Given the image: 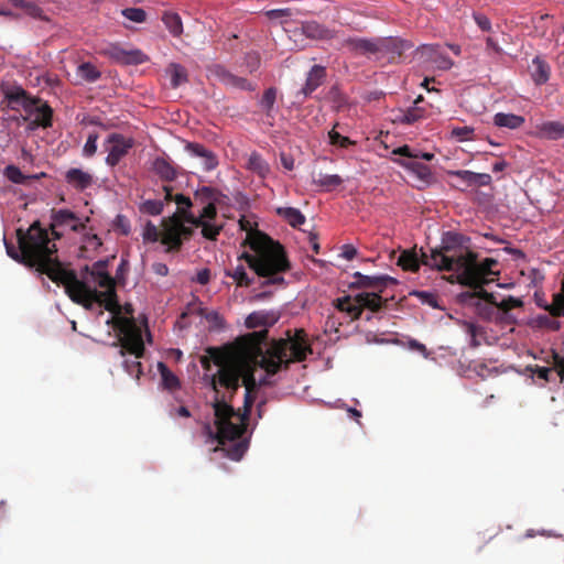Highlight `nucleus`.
I'll return each instance as SVG.
<instances>
[{"mask_svg": "<svg viewBox=\"0 0 564 564\" xmlns=\"http://www.w3.org/2000/svg\"><path fill=\"white\" fill-rule=\"evenodd\" d=\"M108 260H99L91 267L85 265L83 269V278L85 283L93 282L99 288L115 286L113 278L107 271Z\"/></svg>", "mask_w": 564, "mask_h": 564, "instance_id": "12", "label": "nucleus"}, {"mask_svg": "<svg viewBox=\"0 0 564 564\" xmlns=\"http://www.w3.org/2000/svg\"><path fill=\"white\" fill-rule=\"evenodd\" d=\"M36 112V117L33 120V124L42 128L52 127L53 122V109L47 102H42V100L34 107V111Z\"/></svg>", "mask_w": 564, "mask_h": 564, "instance_id": "25", "label": "nucleus"}, {"mask_svg": "<svg viewBox=\"0 0 564 564\" xmlns=\"http://www.w3.org/2000/svg\"><path fill=\"white\" fill-rule=\"evenodd\" d=\"M524 121L525 120L522 116L513 113L498 112L494 117L495 126L508 129H518L524 123Z\"/></svg>", "mask_w": 564, "mask_h": 564, "instance_id": "30", "label": "nucleus"}, {"mask_svg": "<svg viewBox=\"0 0 564 564\" xmlns=\"http://www.w3.org/2000/svg\"><path fill=\"white\" fill-rule=\"evenodd\" d=\"M473 251L468 246L448 248V250H431V254L423 253V264L438 271H451L456 273V280L466 276L475 281V269H473Z\"/></svg>", "mask_w": 564, "mask_h": 564, "instance_id": "6", "label": "nucleus"}, {"mask_svg": "<svg viewBox=\"0 0 564 564\" xmlns=\"http://www.w3.org/2000/svg\"><path fill=\"white\" fill-rule=\"evenodd\" d=\"M276 97L278 89L275 87H269L263 91L261 98L258 101L260 111L265 116L268 120H270V124H272L276 113Z\"/></svg>", "mask_w": 564, "mask_h": 564, "instance_id": "21", "label": "nucleus"}, {"mask_svg": "<svg viewBox=\"0 0 564 564\" xmlns=\"http://www.w3.org/2000/svg\"><path fill=\"white\" fill-rule=\"evenodd\" d=\"M249 73L256 72L260 66V56L257 53H248L245 57Z\"/></svg>", "mask_w": 564, "mask_h": 564, "instance_id": "63", "label": "nucleus"}, {"mask_svg": "<svg viewBox=\"0 0 564 564\" xmlns=\"http://www.w3.org/2000/svg\"><path fill=\"white\" fill-rule=\"evenodd\" d=\"M162 21L169 29L172 35L180 36L183 32V24L181 17L175 12H165L162 17Z\"/></svg>", "mask_w": 564, "mask_h": 564, "instance_id": "37", "label": "nucleus"}, {"mask_svg": "<svg viewBox=\"0 0 564 564\" xmlns=\"http://www.w3.org/2000/svg\"><path fill=\"white\" fill-rule=\"evenodd\" d=\"M329 142L333 145H338L340 148H348L355 142L351 141L348 137L341 135L339 132L335 130V127L328 132Z\"/></svg>", "mask_w": 564, "mask_h": 564, "instance_id": "54", "label": "nucleus"}, {"mask_svg": "<svg viewBox=\"0 0 564 564\" xmlns=\"http://www.w3.org/2000/svg\"><path fill=\"white\" fill-rule=\"evenodd\" d=\"M26 14H29L32 18L39 19V20H46V17L43 13V10L35 3L26 1L25 7L23 9Z\"/></svg>", "mask_w": 564, "mask_h": 564, "instance_id": "61", "label": "nucleus"}, {"mask_svg": "<svg viewBox=\"0 0 564 564\" xmlns=\"http://www.w3.org/2000/svg\"><path fill=\"white\" fill-rule=\"evenodd\" d=\"M164 203L160 199H148L140 204L139 209L142 214L158 216L163 212Z\"/></svg>", "mask_w": 564, "mask_h": 564, "instance_id": "42", "label": "nucleus"}, {"mask_svg": "<svg viewBox=\"0 0 564 564\" xmlns=\"http://www.w3.org/2000/svg\"><path fill=\"white\" fill-rule=\"evenodd\" d=\"M142 237L144 242H156L161 241L162 231L152 223L148 221L144 226Z\"/></svg>", "mask_w": 564, "mask_h": 564, "instance_id": "47", "label": "nucleus"}, {"mask_svg": "<svg viewBox=\"0 0 564 564\" xmlns=\"http://www.w3.org/2000/svg\"><path fill=\"white\" fill-rule=\"evenodd\" d=\"M425 110L421 107L413 106L406 109L405 111H400L395 118L394 122L400 124H413L424 118Z\"/></svg>", "mask_w": 564, "mask_h": 564, "instance_id": "28", "label": "nucleus"}, {"mask_svg": "<svg viewBox=\"0 0 564 564\" xmlns=\"http://www.w3.org/2000/svg\"><path fill=\"white\" fill-rule=\"evenodd\" d=\"M216 74L219 77V79L227 86H231L247 91L254 90V85L250 83L248 79H246L245 77L234 75L225 68H218L216 70Z\"/></svg>", "mask_w": 564, "mask_h": 564, "instance_id": "22", "label": "nucleus"}, {"mask_svg": "<svg viewBox=\"0 0 564 564\" xmlns=\"http://www.w3.org/2000/svg\"><path fill=\"white\" fill-rule=\"evenodd\" d=\"M218 195L219 193L217 189L208 186H203L202 188L196 191L195 200L204 205L215 204L218 200Z\"/></svg>", "mask_w": 564, "mask_h": 564, "instance_id": "39", "label": "nucleus"}, {"mask_svg": "<svg viewBox=\"0 0 564 564\" xmlns=\"http://www.w3.org/2000/svg\"><path fill=\"white\" fill-rule=\"evenodd\" d=\"M153 172L164 182H173L177 178L180 166L166 158H156L152 164Z\"/></svg>", "mask_w": 564, "mask_h": 564, "instance_id": "16", "label": "nucleus"}, {"mask_svg": "<svg viewBox=\"0 0 564 564\" xmlns=\"http://www.w3.org/2000/svg\"><path fill=\"white\" fill-rule=\"evenodd\" d=\"M115 328L119 333V338L112 346L120 347L119 355L121 357H124L127 354L134 357V360L124 359L123 368L131 377L139 380L143 372L142 364L139 359L143 357L145 351L141 328L133 318L129 317H118Z\"/></svg>", "mask_w": 564, "mask_h": 564, "instance_id": "5", "label": "nucleus"}, {"mask_svg": "<svg viewBox=\"0 0 564 564\" xmlns=\"http://www.w3.org/2000/svg\"><path fill=\"white\" fill-rule=\"evenodd\" d=\"M97 140H98V133H96V132L89 133V135L86 140V143L83 148V153L85 156L90 158L96 153Z\"/></svg>", "mask_w": 564, "mask_h": 564, "instance_id": "57", "label": "nucleus"}, {"mask_svg": "<svg viewBox=\"0 0 564 564\" xmlns=\"http://www.w3.org/2000/svg\"><path fill=\"white\" fill-rule=\"evenodd\" d=\"M476 312L479 317L485 321H499L501 316L498 311L496 299L491 302H477L475 303Z\"/></svg>", "mask_w": 564, "mask_h": 564, "instance_id": "31", "label": "nucleus"}, {"mask_svg": "<svg viewBox=\"0 0 564 564\" xmlns=\"http://www.w3.org/2000/svg\"><path fill=\"white\" fill-rule=\"evenodd\" d=\"M86 217L83 220L69 209H52L50 229L54 239H61L65 231L80 232L86 228Z\"/></svg>", "mask_w": 564, "mask_h": 564, "instance_id": "10", "label": "nucleus"}, {"mask_svg": "<svg viewBox=\"0 0 564 564\" xmlns=\"http://www.w3.org/2000/svg\"><path fill=\"white\" fill-rule=\"evenodd\" d=\"M162 227L161 243L166 246V252L180 251L183 238L188 239L193 235V229L186 227L177 214L163 218Z\"/></svg>", "mask_w": 564, "mask_h": 564, "instance_id": "8", "label": "nucleus"}, {"mask_svg": "<svg viewBox=\"0 0 564 564\" xmlns=\"http://www.w3.org/2000/svg\"><path fill=\"white\" fill-rule=\"evenodd\" d=\"M466 238L462 234L447 231L443 235L440 248L434 250H448V248L466 247Z\"/></svg>", "mask_w": 564, "mask_h": 564, "instance_id": "35", "label": "nucleus"}, {"mask_svg": "<svg viewBox=\"0 0 564 564\" xmlns=\"http://www.w3.org/2000/svg\"><path fill=\"white\" fill-rule=\"evenodd\" d=\"M326 77V69L321 65H314L307 74L305 85L299 91L304 98L312 95L324 82Z\"/></svg>", "mask_w": 564, "mask_h": 564, "instance_id": "18", "label": "nucleus"}, {"mask_svg": "<svg viewBox=\"0 0 564 564\" xmlns=\"http://www.w3.org/2000/svg\"><path fill=\"white\" fill-rule=\"evenodd\" d=\"M167 73L171 76V85L173 88L181 86L187 82V72L184 66L172 63L167 67Z\"/></svg>", "mask_w": 564, "mask_h": 564, "instance_id": "38", "label": "nucleus"}, {"mask_svg": "<svg viewBox=\"0 0 564 564\" xmlns=\"http://www.w3.org/2000/svg\"><path fill=\"white\" fill-rule=\"evenodd\" d=\"M302 34L312 40H332L335 31L326 28L317 21H306L301 24Z\"/></svg>", "mask_w": 564, "mask_h": 564, "instance_id": "17", "label": "nucleus"}, {"mask_svg": "<svg viewBox=\"0 0 564 564\" xmlns=\"http://www.w3.org/2000/svg\"><path fill=\"white\" fill-rule=\"evenodd\" d=\"M497 261L491 258L485 259L482 262L477 261V254L473 253V269H475V273L477 275L475 276V281L473 279H467L464 276L460 280V284L463 285H476L479 286V284H486L489 282L488 276L491 274V267L496 265Z\"/></svg>", "mask_w": 564, "mask_h": 564, "instance_id": "13", "label": "nucleus"}, {"mask_svg": "<svg viewBox=\"0 0 564 564\" xmlns=\"http://www.w3.org/2000/svg\"><path fill=\"white\" fill-rule=\"evenodd\" d=\"M17 239L18 247L3 237L7 254L19 263L35 268L57 283L65 268L56 256V245L50 239L47 230L41 227L40 221H34L26 231L18 228Z\"/></svg>", "mask_w": 564, "mask_h": 564, "instance_id": "2", "label": "nucleus"}, {"mask_svg": "<svg viewBox=\"0 0 564 564\" xmlns=\"http://www.w3.org/2000/svg\"><path fill=\"white\" fill-rule=\"evenodd\" d=\"M77 75L87 83H95L101 77L100 70L89 62L78 65Z\"/></svg>", "mask_w": 564, "mask_h": 564, "instance_id": "36", "label": "nucleus"}, {"mask_svg": "<svg viewBox=\"0 0 564 564\" xmlns=\"http://www.w3.org/2000/svg\"><path fill=\"white\" fill-rule=\"evenodd\" d=\"M105 53L113 62L123 65L126 48L119 45H110Z\"/></svg>", "mask_w": 564, "mask_h": 564, "instance_id": "56", "label": "nucleus"}, {"mask_svg": "<svg viewBox=\"0 0 564 564\" xmlns=\"http://www.w3.org/2000/svg\"><path fill=\"white\" fill-rule=\"evenodd\" d=\"M354 279H355V281L350 285L351 288L378 289L379 292H382V290L389 283H395V280L388 275L370 276V275H365L360 272H355Z\"/></svg>", "mask_w": 564, "mask_h": 564, "instance_id": "15", "label": "nucleus"}, {"mask_svg": "<svg viewBox=\"0 0 564 564\" xmlns=\"http://www.w3.org/2000/svg\"><path fill=\"white\" fill-rule=\"evenodd\" d=\"M158 369L160 371L162 386L164 389L174 391L180 388V379L169 369L164 362L160 361L158 364Z\"/></svg>", "mask_w": 564, "mask_h": 564, "instance_id": "33", "label": "nucleus"}, {"mask_svg": "<svg viewBox=\"0 0 564 564\" xmlns=\"http://www.w3.org/2000/svg\"><path fill=\"white\" fill-rule=\"evenodd\" d=\"M185 149L192 155L198 156L203 160L204 169L206 171H212L216 169V166L218 165V160L215 153L205 148L203 144L196 142H188L185 145Z\"/></svg>", "mask_w": 564, "mask_h": 564, "instance_id": "20", "label": "nucleus"}, {"mask_svg": "<svg viewBox=\"0 0 564 564\" xmlns=\"http://www.w3.org/2000/svg\"><path fill=\"white\" fill-rule=\"evenodd\" d=\"M276 214L293 228H299L306 220L301 210L294 207H279Z\"/></svg>", "mask_w": 564, "mask_h": 564, "instance_id": "27", "label": "nucleus"}, {"mask_svg": "<svg viewBox=\"0 0 564 564\" xmlns=\"http://www.w3.org/2000/svg\"><path fill=\"white\" fill-rule=\"evenodd\" d=\"M532 79L536 85L545 84L550 78V66L541 57L536 56L532 61Z\"/></svg>", "mask_w": 564, "mask_h": 564, "instance_id": "29", "label": "nucleus"}, {"mask_svg": "<svg viewBox=\"0 0 564 564\" xmlns=\"http://www.w3.org/2000/svg\"><path fill=\"white\" fill-rule=\"evenodd\" d=\"M121 13L124 18L135 23H142L147 19V12L141 8H127Z\"/></svg>", "mask_w": 564, "mask_h": 564, "instance_id": "51", "label": "nucleus"}, {"mask_svg": "<svg viewBox=\"0 0 564 564\" xmlns=\"http://www.w3.org/2000/svg\"><path fill=\"white\" fill-rule=\"evenodd\" d=\"M413 47V44L401 37H381L380 53L389 54L392 59L401 58L402 55Z\"/></svg>", "mask_w": 564, "mask_h": 564, "instance_id": "14", "label": "nucleus"}, {"mask_svg": "<svg viewBox=\"0 0 564 564\" xmlns=\"http://www.w3.org/2000/svg\"><path fill=\"white\" fill-rule=\"evenodd\" d=\"M423 253L422 251L419 256L415 249L403 250L398 259V265L405 271L417 272L423 264Z\"/></svg>", "mask_w": 564, "mask_h": 564, "instance_id": "23", "label": "nucleus"}, {"mask_svg": "<svg viewBox=\"0 0 564 564\" xmlns=\"http://www.w3.org/2000/svg\"><path fill=\"white\" fill-rule=\"evenodd\" d=\"M246 325L249 328H254V327L265 325V316L260 313H252L247 317Z\"/></svg>", "mask_w": 564, "mask_h": 564, "instance_id": "62", "label": "nucleus"}, {"mask_svg": "<svg viewBox=\"0 0 564 564\" xmlns=\"http://www.w3.org/2000/svg\"><path fill=\"white\" fill-rule=\"evenodd\" d=\"M56 284H62L69 299L87 310H91L95 303L110 312L119 308L115 286H104V291L91 289L87 283L80 281L73 270L65 268Z\"/></svg>", "mask_w": 564, "mask_h": 564, "instance_id": "4", "label": "nucleus"}, {"mask_svg": "<svg viewBox=\"0 0 564 564\" xmlns=\"http://www.w3.org/2000/svg\"><path fill=\"white\" fill-rule=\"evenodd\" d=\"M65 181L73 188L77 191H85L94 183V177L90 173L85 172L77 167L69 169L65 174Z\"/></svg>", "mask_w": 564, "mask_h": 564, "instance_id": "19", "label": "nucleus"}, {"mask_svg": "<svg viewBox=\"0 0 564 564\" xmlns=\"http://www.w3.org/2000/svg\"><path fill=\"white\" fill-rule=\"evenodd\" d=\"M401 166L415 174L421 181L429 183L433 176L431 167L415 160H398Z\"/></svg>", "mask_w": 564, "mask_h": 564, "instance_id": "24", "label": "nucleus"}, {"mask_svg": "<svg viewBox=\"0 0 564 564\" xmlns=\"http://www.w3.org/2000/svg\"><path fill=\"white\" fill-rule=\"evenodd\" d=\"M527 370L532 372V375L536 376L539 379H542L544 382H550L552 380L553 367H542L539 365L528 366Z\"/></svg>", "mask_w": 564, "mask_h": 564, "instance_id": "52", "label": "nucleus"}, {"mask_svg": "<svg viewBox=\"0 0 564 564\" xmlns=\"http://www.w3.org/2000/svg\"><path fill=\"white\" fill-rule=\"evenodd\" d=\"M176 214L181 217L183 224L188 223L197 228L199 225H203L202 217L195 216L188 209H181V212Z\"/></svg>", "mask_w": 564, "mask_h": 564, "instance_id": "59", "label": "nucleus"}, {"mask_svg": "<svg viewBox=\"0 0 564 564\" xmlns=\"http://www.w3.org/2000/svg\"><path fill=\"white\" fill-rule=\"evenodd\" d=\"M465 326L466 333L470 336V345L473 347L480 346L478 337H482L485 335L484 328L475 323H466Z\"/></svg>", "mask_w": 564, "mask_h": 564, "instance_id": "49", "label": "nucleus"}, {"mask_svg": "<svg viewBox=\"0 0 564 564\" xmlns=\"http://www.w3.org/2000/svg\"><path fill=\"white\" fill-rule=\"evenodd\" d=\"M411 295L416 296L423 304H426L433 308L438 307L437 295L426 291H413Z\"/></svg>", "mask_w": 564, "mask_h": 564, "instance_id": "55", "label": "nucleus"}, {"mask_svg": "<svg viewBox=\"0 0 564 564\" xmlns=\"http://www.w3.org/2000/svg\"><path fill=\"white\" fill-rule=\"evenodd\" d=\"M351 302V296L346 295L337 299L335 307L340 312L348 313L352 319H358L361 316L364 308L372 312H379L383 307V300L378 293L362 292L357 294Z\"/></svg>", "mask_w": 564, "mask_h": 564, "instance_id": "7", "label": "nucleus"}, {"mask_svg": "<svg viewBox=\"0 0 564 564\" xmlns=\"http://www.w3.org/2000/svg\"><path fill=\"white\" fill-rule=\"evenodd\" d=\"M347 43L360 53H380V39L367 40V39H350Z\"/></svg>", "mask_w": 564, "mask_h": 564, "instance_id": "32", "label": "nucleus"}, {"mask_svg": "<svg viewBox=\"0 0 564 564\" xmlns=\"http://www.w3.org/2000/svg\"><path fill=\"white\" fill-rule=\"evenodd\" d=\"M474 129L467 126L457 127L452 130V135L457 138L458 141L471 140Z\"/></svg>", "mask_w": 564, "mask_h": 564, "instance_id": "58", "label": "nucleus"}, {"mask_svg": "<svg viewBox=\"0 0 564 564\" xmlns=\"http://www.w3.org/2000/svg\"><path fill=\"white\" fill-rule=\"evenodd\" d=\"M133 145L134 140L132 138L117 132L109 134L105 143L108 151L106 163L111 167L116 166Z\"/></svg>", "mask_w": 564, "mask_h": 564, "instance_id": "11", "label": "nucleus"}, {"mask_svg": "<svg viewBox=\"0 0 564 564\" xmlns=\"http://www.w3.org/2000/svg\"><path fill=\"white\" fill-rule=\"evenodd\" d=\"M225 274L230 276L238 288H248L253 283V278L247 273L246 267L241 263L232 269H227Z\"/></svg>", "mask_w": 564, "mask_h": 564, "instance_id": "26", "label": "nucleus"}, {"mask_svg": "<svg viewBox=\"0 0 564 564\" xmlns=\"http://www.w3.org/2000/svg\"><path fill=\"white\" fill-rule=\"evenodd\" d=\"M468 286L474 290L471 293H467L468 297H470V299H478V300H481L484 302H491V303H494V300L496 299L495 295L492 293L487 292L484 289V284H479V286H476V285H468Z\"/></svg>", "mask_w": 564, "mask_h": 564, "instance_id": "50", "label": "nucleus"}, {"mask_svg": "<svg viewBox=\"0 0 564 564\" xmlns=\"http://www.w3.org/2000/svg\"><path fill=\"white\" fill-rule=\"evenodd\" d=\"M546 364H551L553 366V371L557 372V376L561 379V382L564 381V356H561L556 350L552 349L550 355L544 358Z\"/></svg>", "mask_w": 564, "mask_h": 564, "instance_id": "40", "label": "nucleus"}, {"mask_svg": "<svg viewBox=\"0 0 564 564\" xmlns=\"http://www.w3.org/2000/svg\"><path fill=\"white\" fill-rule=\"evenodd\" d=\"M552 316H564V289L554 294L553 303L544 307Z\"/></svg>", "mask_w": 564, "mask_h": 564, "instance_id": "43", "label": "nucleus"}, {"mask_svg": "<svg viewBox=\"0 0 564 564\" xmlns=\"http://www.w3.org/2000/svg\"><path fill=\"white\" fill-rule=\"evenodd\" d=\"M497 305L501 316L502 314H508L512 308L522 307L523 301L510 295L503 299L501 302H497Z\"/></svg>", "mask_w": 564, "mask_h": 564, "instance_id": "45", "label": "nucleus"}, {"mask_svg": "<svg viewBox=\"0 0 564 564\" xmlns=\"http://www.w3.org/2000/svg\"><path fill=\"white\" fill-rule=\"evenodd\" d=\"M217 216V208L215 204H207L203 207L198 217H202V220H214Z\"/></svg>", "mask_w": 564, "mask_h": 564, "instance_id": "64", "label": "nucleus"}, {"mask_svg": "<svg viewBox=\"0 0 564 564\" xmlns=\"http://www.w3.org/2000/svg\"><path fill=\"white\" fill-rule=\"evenodd\" d=\"M148 61V56L140 50H126L123 65H140Z\"/></svg>", "mask_w": 564, "mask_h": 564, "instance_id": "46", "label": "nucleus"}, {"mask_svg": "<svg viewBox=\"0 0 564 564\" xmlns=\"http://www.w3.org/2000/svg\"><path fill=\"white\" fill-rule=\"evenodd\" d=\"M539 131L542 137L551 139V140H557L560 138L564 137V124L558 121H547L543 122L539 127Z\"/></svg>", "mask_w": 564, "mask_h": 564, "instance_id": "34", "label": "nucleus"}, {"mask_svg": "<svg viewBox=\"0 0 564 564\" xmlns=\"http://www.w3.org/2000/svg\"><path fill=\"white\" fill-rule=\"evenodd\" d=\"M267 329L252 332L238 338L240 355L223 349H210L217 371L205 375L215 392L212 406L215 414V438L232 460H240L248 448L243 437L252 405L261 383L254 377L257 366L273 376L288 370L292 362H301L312 354L304 329H296L294 336L280 338L268 344Z\"/></svg>", "mask_w": 564, "mask_h": 564, "instance_id": "1", "label": "nucleus"}, {"mask_svg": "<svg viewBox=\"0 0 564 564\" xmlns=\"http://www.w3.org/2000/svg\"><path fill=\"white\" fill-rule=\"evenodd\" d=\"M314 183L326 191H332L343 183V178L337 174H321L317 180H314Z\"/></svg>", "mask_w": 564, "mask_h": 564, "instance_id": "41", "label": "nucleus"}, {"mask_svg": "<svg viewBox=\"0 0 564 564\" xmlns=\"http://www.w3.org/2000/svg\"><path fill=\"white\" fill-rule=\"evenodd\" d=\"M4 175L15 184H24L26 181V176L15 165H8L4 170Z\"/></svg>", "mask_w": 564, "mask_h": 564, "instance_id": "53", "label": "nucleus"}, {"mask_svg": "<svg viewBox=\"0 0 564 564\" xmlns=\"http://www.w3.org/2000/svg\"><path fill=\"white\" fill-rule=\"evenodd\" d=\"M248 167L262 176L269 172V166L267 162L262 160L261 155L258 153H252L250 155L248 160Z\"/></svg>", "mask_w": 564, "mask_h": 564, "instance_id": "44", "label": "nucleus"}, {"mask_svg": "<svg viewBox=\"0 0 564 564\" xmlns=\"http://www.w3.org/2000/svg\"><path fill=\"white\" fill-rule=\"evenodd\" d=\"M451 175L459 178L466 186H474V172L467 170L452 171Z\"/></svg>", "mask_w": 564, "mask_h": 564, "instance_id": "60", "label": "nucleus"}, {"mask_svg": "<svg viewBox=\"0 0 564 564\" xmlns=\"http://www.w3.org/2000/svg\"><path fill=\"white\" fill-rule=\"evenodd\" d=\"M3 99L0 102V108H9L13 111L23 109L28 115L33 113L34 107L41 101L40 98L31 96L20 85L2 86Z\"/></svg>", "mask_w": 564, "mask_h": 564, "instance_id": "9", "label": "nucleus"}, {"mask_svg": "<svg viewBox=\"0 0 564 564\" xmlns=\"http://www.w3.org/2000/svg\"><path fill=\"white\" fill-rule=\"evenodd\" d=\"M239 225L247 232L242 245H248L254 253L243 252L238 260H245L258 276L267 279L262 282V286L283 284L285 281L282 273L291 268L284 248L268 235L253 228L250 220L241 218Z\"/></svg>", "mask_w": 564, "mask_h": 564, "instance_id": "3", "label": "nucleus"}, {"mask_svg": "<svg viewBox=\"0 0 564 564\" xmlns=\"http://www.w3.org/2000/svg\"><path fill=\"white\" fill-rule=\"evenodd\" d=\"M199 227L202 228L203 237L208 240H216L223 230L221 225L218 226L207 220H203V225H199Z\"/></svg>", "mask_w": 564, "mask_h": 564, "instance_id": "48", "label": "nucleus"}]
</instances>
